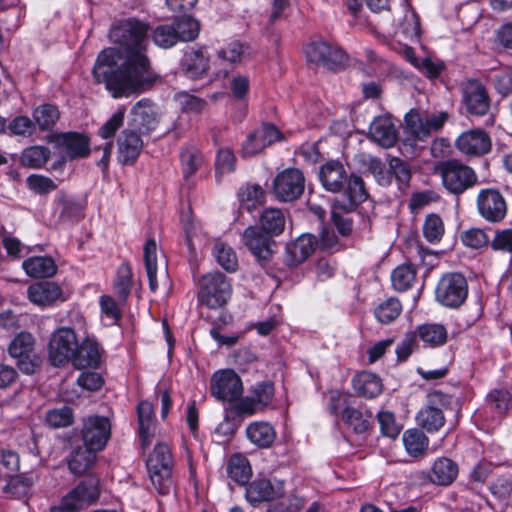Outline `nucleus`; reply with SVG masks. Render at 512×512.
I'll use <instances>...</instances> for the list:
<instances>
[{"label": "nucleus", "instance_id": "f257e3e1", "mask_svg": "<svg viewBox=\"0 0 512 512\" xmlns=\"http://www.w3.org/2000/svg\"><path fill=\"white\" fill-rule=\"evenodd\" d=\"M148 25L136 19L119 22L110 31V39L118 47L101 51L92 74L97 83H104L113 98L143 92L155 77L146 55Z\"/></svg>", "mask_w": 512, "mask_h": 512}, {"label": "nucleus", "instance_id": "f03ea898", "mask_svg": "<svg viewBox=\"0 0 512 512\" xmlns=\"http://www.w3.org/2000/svg\"><path fill=\"white\" fill-rule=\"evenodd\" d=\"M319 179L322 186L329 192H342L341 199H336V207L345 211H353L357 205L367 199L364 182L357 175H348L344 164L338 160H330L319 168Z\"/></svg>", "mask_w": 512, "mask_h": 512}, {"label": "nucleus", "instance_id": "7ed1b4c3", "mask_svg": "<svg viewBox=\"0 0 512 512\" xmlns=\"http://www.w3.org/2000/svg\"><path fill=\"white\" fill-rule=\"evenodd\" d=\"M152 485L161 495L170 492L173 486L172 471L174 461L170 447L165 442H158L146 461Z\"/></svg>", "mask_w": 512, "mask_h": 512}, {"label": "nucleus", "instance_id": "20e7f679", "mask_svg": "<svg viewBox=\"0 0 512 512\" xmlns=\"http://www.w3.org/2000/svg\"><path fill=\"white\" fill-rule=\"evenodd\" d=\"M435 174L440 176L443 187L454 195L464 193L478 181L474 169L456 159L438 163L435 167Z\"/></svg>", "mask_w": 512, "mask_h": 512}, {"label": "nucleus", "instance_id": "39448f33", "mask_svg": "<svg viewBox=\"0 0 512 512\" xmlns=\"http://www.w3.org/2000/svg\"><path fill=\"white\" fill-rule=\"evenodd\" d=\"M231 292L229 280L220 272L207 273L199 280V301L209 308L215 309L226 304Z\"/></svg>", "mask_w": 512, "mask_h": 512}, {"label": "nucleus", "instance_id": "423d86ee", "mask_svg": "<svg viewBox=\"0 0 512 512\" xmlns=\"http://www.w3.org/2000/svg\"><path fill=\"white\" fill-rule=\"evenodd\" d=\"M99 496L98 483L94 479L81 481L65 494L59 504L50 507V512H80L93 504Z\"/></svg>", "mask_w": 512, "mask_h": 512}, {"label": "nucleus", "instance_id": "0eeeda50", "mask_svg": "<svg viewBox=\"0 0 512 512\" xmlns=\"http://www.w3.org/2000/svg\"><path fill=\"white\" fill-rule=\"evenodd\" d=\"M468 285L460 273H447L439 280L436 290V300L448 308H458L466 300Z\"/></svg>", "mask_w": 512, "mask_h": 512}, {"label": "nucleus", "instance_id": "6e6552de", "mask_svg": "<svg viewBox=\"0 0 512 512\" xmlns=\"http://www.w3.org/2000/svg\"><path fill=\"white\" fill-rule=\"evenodd\" d=\"M461 107L466 114L485 116L490 110V97L486 87L476 79H468L460 86Z\"/></svg>", "mask_w": 512, "mask_h": 512}, {"label": "nucleus", "instance_id": "1a4fd4ad", "mask_svg": "<svg viewBox=\"0 0 512 512\" xmlns=\"http://www.w3.org/2000/svg\"><path fill=\"white\" fill-rule=\"evenodd\" d=\"M78 348V339L69 327H61L54 331L49 341V359L54 366H62L72 362Z\"/></svg>", "mask_w": 512, "mask_h": 512}, {"label": "nucleus", "instance_id": "9d476101", "mask_svg": "<svg viewBox=\"0 0 512 512\" xmlns=\"http://www.w3.org/2000/svg\"><path fill=\"white\" fill-rule=\"evenodd\" d=\"M34 338L28 332H20L10 343L8 352L16 360L18 368L25 374L35 373L40 358L34 351Z\"/></svg>", "mask_w": 512, "mask_h": 512}, {"label": "nucleus", "instance_id": "9b49d317", "mask_svg": "<svg viewBox=\"0 0 512 512\" xmlns=\"http://www.w3.org/2000/svg\"><path fill=\"white\" fill-rule=\"evenodd\" d=\"M450 403V397L440 391L429 395L428 404L416 416V420L429 433L437 432L445 424L443 407Z\"/></svg>", "mask_w": 512, "mask_h": 512}, {"label": "nucleus", "instance_id": "f8f14e48", "mask_svg": "<svg viewBox=\"0 0 512 512\" xmlns=\"http://www.w3.org/2000/svg\"><path fill=\"white\" fill-rule=\"evenodd\" d=\"M304 187V175L295 168L286 169L278 173L273 182L274 194L283 202L299 198L304 192Z\"/></svg>", "mask_w": 512, "mask_h": 512}, {"label": "nucleus", "instance_id": "ddd939ff", "mask_svg": "<svg viewBox=\"0 0 512 512\" xmlns=\"http://www.w3.org/2000/svg\"><path fill=\"white\" fill-rule=\"evenodd\" d=\"M211 394L218 400L232 402L243 393L240 377L231 369L216 371L210 383Z\"/></svg>", "mask_w": 512, "mask_h": 512}, {"label": "nucleus", "instance_id": "4468645a", "mask_svg": "<svg viewBox=\"0 0 512 512\" xmlns=\"http://www.w3.org/2000/svg\"><path fill=\"white\" fill-rule=\"evenodd\" d=\"M82 440L92 450L101 451L111 436V423L109 418L98 415L88 416L83 420Z\"/></svg>", "mask_w": 512, "mask_h": 512}, {"label": "nucleus", "instance_id": "2eb2a0df", "mask_svg": "<svg viewBox=\"0 0 512 512\" xmlns=\"http://www.w3.org/2000/svg\"><path fill=\"white\" fill-rule=\"evenodd\" d=\"M477 209L481 217L491 223L502 221L507 214V203L497 189H482L477 196Z\"/></svg>", "mask_w": 512, "mask_h": 512}, {"label": "nucleus", "instance_id": "dca6fc26", "mask_svg": "<svg viewBox=\"0 0 512 512\" xmlns=\"http://www.w3.org/2000/svg\"><path fill=\"white\" fill-rule=\"evenodd\" d=\"M53 142L64 160L85 158L90 153L89 139L80 133L56 134L53 136Z\"/></svg>", "mask_w": 512, "mask_h": 512}, {"label": "nucleus", "instance_id": "f3484780", "mask_svg": "<svg viewBox=\"0 0 512 512\" xmlns=\"http://www.w3.org/2000/svg\"><path fill=\"white\" fill-rule=\"evenodd\" d=\"M456 147L464 155L482 156L491 150V139L480 128L470 129L458 136Z\"/></svg>", "mask_w": 512, "mask_h": 512}, {"label": "nucleus", "instance_id": "a211bd4d", "mask_svg": "<svg viewBox=\"0 0 512 512\" xmlns=\"http://www.w3.org/2000/svg\"><path fill=\"white\" fill-rule=\"evenodd\" d=\"M245 495L247 501L252 505L273 501L284 495V485L279 480L256 479L247 486Z\"/></svg>", "mask_w": 512, "mask_h": 512}, {"label": "nucleus", "instance_id": "6ab92c4d", "mask_svg": "<svg viewBox=\"0 0 512 512\" xmlns=\"http://www.w3.org/2000/svg\"><path fill=\"white\" fill-rule=\"evenodd\" d=\"M318 246L317 238L309 233L300 235L286 245L284 261L289 267H296L308 259Z\"/></svg>", "mask_w": 512, "mask_h": 512}, {"label": "nucleus", "instance_id": "aec40b11", "mask_svg": "<svg viewBox=\"0 0 512 512\" xmlns=\"http://www.w3.org/2000/svg\"><path fill=\"white\" fill-rule=\"evenodd\" d=\"M329 52V44L325 41H315L305 46V55L309 62L330 70H338L344 67L347 63L348 57L345 52H336L334 58H324V54Z\"/></svg>", "mask_w": 512, "mask_h": 512}, {"label": "nucleus", "instance_id": "412c9836", "mask_svg": "<svg viewBox=\"0 0 512 512\" xmlns=\"http://www.w3.org/2000/svg\"><path fill=\"white\" fill-rule=\"evenodd\" d=\"M243 242L258 260H268L272 255V240L269 233L260 227L250 226L243 233Z\"/></svg>", "mask_w": 512, "mask_h": 512}, {"label": "nucleus", "instance_id": "4be33fe9", "mask_svg": "<svg viewBox=\"0 0 512 512\" xmlns=\"http://www.w3.org/2000/svg\"><path fill=\"white\" fill-rule=\"evenodd\" d=\"M160 117L158 107L149 99L139 100L131 109V122L140 130L155 129Z\"/></svg>", "mask_w": 512, "mask_h": 512}, {"label": "nucleus", "instance_id": "5701e85b", "mask_svg": "<svg viewBox=\"0 0 512 512\" xmlns=\"http://www.w3.org/2000/svg\"><path fill=\"white\" fill-rule=\"evenodd\" d=\"M370 138L384 148L392 147L397 141L395 125L388 115L374 118L369 127Z\"/></svg>", "mask_w": 512, "mask_h": 512}, {"label": "nucleus", "instance_id": "b1692460", "mask_svg": "<svg viewBox=\"0 0 512 512\" xmlns=\"http://www.w3.org/2000/svg\"><path fill=\"white\" fill-rule=\"evenodd\" d=\"M62 289L54 282H37L28 287L29 300L40 307H47L62 298Z\"/></svg>", "mask_w": 512, "mask_h": 512}, {"label": "nucleus", "instance_id": "393cba45", "mask_svg": "<svg viewBox=\"0 0 512 512\" xmlns=\"http://www.w3.org/2000/svg\"><path fill=\"white\" fill-rule=\"evenodd\" d=\"M143 148V141L139 134L126 129L118 138V158L125 165L133 164Z\"/></svg>", "mask_w": 512, "mask_h": 512}, {"label": "nucleus", "instance_id": "a878e982", "mask_svg": "<svg viewBox=\"0 0 512 512\" xmlns=\"http://www.w3.org/2000/svg\"><path fill=\"white\" fill-rule=\"evenodd\" d=\"M457 475L458 465L447 457H439L433 462L427 478L433 484L448 486L454 482Z\"/></svg>", "mask_w": 512, "mask_h": 512}, {"label": "nucleus", "instance_id": "bb28decb", "mask_svg": "<svg viewBox=\"0 0 512 512\" xmlns=\"http://www.w3.org/2000/svg\"><path fill=\"white\" fill-rule=\"evenodd\" d=\"M139 438L142 448L148 446L155 435L156 420L153 405L148 401H141L137 407Z\"/></svg>", "mask_w": 512, "mask_h": 512}, {"label": "nucleus", "instance_id": "cd10ccee", "mask_svg": "<svg viewBox=\"0 0 512 512\" xmlns=\"http://www.w3.org/2000/svg\"><path fill=\"white\" fill-rule=\"evenodd\" d=\"M99 344L95 338L86 337L81 343L78 342V348L73 356L72 364L77 369L86 367H95L100 362Z\"/></svg>", "mask_w": 512, "mask_h": 512}, {"label": "nucleus", "instance_id": "c85d7f7f", "mask_svg": "<svg viewBox=\"0 0 512 512\" xmlns=\"http://www.w3.org/2000/svg\"><path fill=\"white\" fill-rule=\"evenodd\" d=\"M192 37V33L183 32L181 36L175 32V27L172 24H161L155 27L151 32V38L155 45L160 48H170L177 44L179 41L187 42Z\"/></svg>", "mask_w": 512, "mask_h": 512}, {"label": "nucleus", "instance_id": "c756f323", "mask_svg": "<svg viewBox=\"0 0 512 512\" xmlns=\"http://www.w3.org/2000/svg\"><path fill=\"white\" fill-rule=\"evenodd\" d=\"M353 388L356 393L366 398H375L382 392L383 385L381 379L373 373L361 372L353 380Z\"/></svg>", "mask_w": 512, "mask_h": 512}, {"label": "nucleus", "instance_id": "7c9ffc66", "mask_svg": "<svg viewBox=\"0 0 512 512\" xmlns=\"http://www.w3.org/2000/svg\"><path fill=\"white\" fill-rule=\"evenodd\" d=\"M23 269L33 278L51 277L56 273V265L52 258L36 256L26 259L22 264Z\"/></svg>", "mask_w": 512, "mask_h": 512}, {"label": "nucleus", "instance_id": "2f4dec72", "mask_svg": "<svg viewBox=\"0 0 512 512\" xmlns=\"http://www.w3.org/2000/svg\"><path fill=\"white\" fill-rule=\"evenodd\" d=\"M247 438L256 446L269 447L275 440L274 428L267 422H253L246 428Z\"/></svg>", "mask_w": 512, "mask_h": 512}, {"label": "nucleus", "instance_id": "473e14b6", "mask_svg": "<svg viewBox=\"0 0 512 512\" xmlns=\"http://www.w3.org/2000/svg\"><path fill=\"white\" fill-rule=\"evenodd\" d=\"M97 452L98 450H92L89 445L76 448L68 460L70 471L77 475L85 473L94 463Z\"/></svg>", "mask_w": 512, "mask_h": 512}, {"label": "nucleus", "instance_id": "72a5a7b5", "mask_svg": "<svg viewBox=\"0 0 512 512\" xmlns=\"http://www.w3.org/2000/svg\"><path fill=\"white\" fill-rule=\"evenodd\" d=\"M417 335L425 346L436 348L446 343L448 333L441 324H424L417 328Z\"/></svg>", "mask_w": 512, "mask_h": 512}, {"label": "nucleus", "instance_id": "f704fd0d", "mask_svg": "<svg viewBox=\"0 0 512 512\" xmlns=\"http://www.w3.org/2000/svg\"><path fill=\"white\" fill-rule=\"evenodd\" d=\"M403 445L408 455L412 457L422 456L428 449L429 439L419 429H408L402 436Z\"/></svg>", "mask_w": 512, "mask_h": 512}, {"label": "nucleus", "instance_id": "c9c22d12", "mask_svg": "<svg viewBox=\"0 0 512 512\" xmlns=\"http://www.w3.org/2000/svg\"><path fill=\"white\" fill-rule=\"evenodd\" d=\"M486 403L501 417L512 410V393L505 388L492 389L486 396Z\"/></svg>", "mask_w": 512, "mask_h": 512}, {"label": "nucleus", "instance_id": "e433bc0d", "mask_svg": "<svg viewBox=\"0 0 512 512\" xmlns=\"http://www.w3.org/2000/svg\"><path fill=\"white\" fill-rule=\"evenodd\" d=\"M227 474L235 482L246 484L252 474L248 459L241 454L231 456L227 464Z\"/></svg>", "mask_w": 512, "mask_h": 512}, {"label": "nucleus", "instance_id": "4c0bfd02", "mask_svg": "<svg viewBox=\"0 0 512 512\" xmlns=\"http://www.w3.org/2000/svg\"><path fill=\"white\" fill-rule=\"evenodd\" d=\"M420 20L412 9H406L402 18L398 20L397 34L410 41H417L420 36Z\"/></svg>", "mask_w": 512, "mask_h": 512}, {"label": "nucleus", "instance_id": "58836bf2", "mask_svg": "<svg viewBox=\"0 0 512 512\" xmlns=\"http://www.w3.org/2000/svg\"><path fill=\"white\" fill-rule=\"evenodd\" d=\"M144 263L146 274L149 280V287L152 292L158 288L157 281V244L154 239L147 240L144 246Z\"/></svg>", "mask_w": 512, "mask_h": 512}, {"label": "nucleus", "instance_id": "ea45409f", "mask_svg": "<svg viewBox=\"0 0 512 512\" xmlns=\"http://www.w3.org/2000/svg\"><path fill=\"white\" fill-rule=\"evenodd\" d=\"M113 286L118 302L125 303L132 287V270L128 263H122L118 267Z\"/></svg>", "mask_w": 512, "mask_h": 512}, {"label": "nucleus", "instance_id": "a19ab883", "mask_svg": "<svg viewBox=\"0 0 512 512\" xmlns=\"http://www.w3.org/2000/svg\"><path fill=\"white\" fill-rule=\"evenodd\" d=\"M407 130L418 140H425L431 134L425 115L412 109L404 117Z\"/></svg>", "mask_w": 512, "mask_h": 512}, {"label": "nucleus", "instance_id": "79ce46f5", "mask_svg": "<svg viewBox=\"0 0 512 512\" xmlns=\"http://www.w3.org/2000/svg\"><path fill=\"white\" fill-rule=\"evenodd\" d=\"M422 232L424 238L429 243H439L445 233V226L442 218L435 213L428 214L423 222Z\"/></svg>", "mask_w": 512, "mask_h": 512}, {"label": "nucleus", "instance_id": "37998d69", "mask_svg": "<svg viewBox=\"0 0 512 512\" xmlns=\"http://www.w3.org/2000/svg\"><path fill=\"white\" fill-rule=\"evenodd\" d=\"M261 229L271 235H279L285 227V217L281 210L276 208L265 209L260 218Z\"/></svg>", "mask_w": 512, "mask_h": 512}, {"label": "nucleus", "instance_id": "c03bdc74", "mask_svg": "<svg viewBox=\"0 0 512 512\" xmlns=\"http://www.w3.org/2000/svg\"><path fill=\"white\" fill-rule=\"evenodd\" d=\"M371 413L364 414L360 410L350 407L345 408L342 414V420L351 427L356 433H364L370 425Z\"/></svg>", "mask_w": 512, "mask_h": 512}, {"label": "nucleus", "instance_id": "a18cd8bd", "mask_svg": "<svg viewBox=\"0 0 512 512\" xmlns=\"http://www.w3.org/2000/svg\"><path fill=\"white\" fill-rule=\"evenodd\" d=\"M33 480L29 477L17 475L10 477L3 487V492L10 498H22L29 494Z\"/></svg>", "mask_w": 512, "mask_h": 512}, {"label": "nucleus", "instance_id": "49530a36", "mask_svg": "<svg viewBox=\"0 0 512 512\" xmlns=\"http://www.w3.org/2000/svg\"><path fill=\"white\" fill-rule=\"evenodd\" d=\"M238 197L241 207L250 211L264 202L265 192L260 185L251 184L241 188Z\"/></svg>", "mask_w": 512, "mask_h": 512}, {"label": "nucleus", "instance_id": "de8ad7c7", "mask_svg": "<svg viewBox=\"0 0 512 512\" xmlns=\"http://www.w3.org/2000/svg\"><path fill=\"white\" fill-rule=\"evenodd\" d=\"M59 116L57 107L51 104L41 105L33 112L35 123L41 130L51 129L59 120Z\"/></svg>", "mask_w": 512, "mask_h": 512}, {"label": "nucleus", "instance_id": "09e8293b", "mask_svg": "<svg viewBox=\"0 0 512 512\" xmlns=\"http://www.w3.org/2000/svg\"><path fill=\"white\" fill-rule=\"evenodd\" d=\"M401 311L402 305L400 301L396 298H389L375 308L374 314L379 322L388 324L394 321Z\"/></svg>", "mask_w": 512, "mask_h": 512}, {"label": "nucleus", "instance_id": "8fccbe9b", "mask_svg": "<svg viewBox=\"0 0 512 512\" xmlns=\"http://www.w3.org/2000/svg\"><path fill=\"white\" fill-rule=\"evenodd\" d=\"M50 151L44 146L26 148L21 155V163L30 168H40L47 163Z\"/></svg>", "mask_w": 512, "mask_h": 512}, {"label": "nucleus", "instance_id": "3c124183", "mask_svg": "<svg viewBox=\"0 0 512 512\" xmlns=\"http://www.w3.org/2000/svg\"><path fill=\"white\" fill-rule=\"evenodd\" d=\"M174 100L184 113H201L207 105V102L204 99L186 91L176 93L174 95Z\"/></svg>", "mask_w": 512, "mask_h": 512}, {"label": "nucleus", "instance_id": "603ef678", "mask_svg": "<svg viewBox=\"0 0 512 512\" xmlns=\"http://www.w3.org/2000/svg\"><path fill=\"white\" fill-rule=\"evenodd\" d=\"M416 270L411 264L396 267L391 275L393 287L398 291L407 290L415 280Z\"/></svg>", "mask_w": 512, "mask_h": 512}, {"label": "nucleus", "instance_id": "864d4df0", "mask_svg": "<svg viewBox=\"0 0 512 512\" xmlns=\"http://www.w3.org/2000/svg\"><path fill=\"white\" fill-rule=\"evenodd\" d=\"M214 255L218 264L228 272H234L238 266V260L235 251L223 242H216L214 246Z\"/></svg>", "mask_w": 512, "mask_h": 512}, {"label": "nucleus", "instance_id": "5fc2aeb1", "mask_svg": "<svg viewBox=\"0 0 512 512\" xmlns=\"http://www.w3.org/2000/svg\"><path fill=\"white\" fill-rule=\"evenodd\" d=\"M203 163L202 154L194 149H186L181 153V164L183 174L186 178L193 175Z\"/></svg>", "mask_w": 512, "mask_h": 512}, {"label": "nucleus", "instance_id": "6e6d98bb", "mask_svg": "<svg viewBox=\"0 0 512 512\" xmlns=\"http://www.w3.org/2000/svg\"><path fill=\"white\" fill-rule=\"evenodd\" d=\"M381 433L389 438H396L401 430L392 412L381 411L377 415Z\"/></svg>", "mask_w": 512, "mask_h": 512}, {"label": "nucleus", "instance_id": "4d7b16f0", "mask_svg": "<svg viewBox=\"0 0 512 512\" xmlns=\"http://www.w3.org/2000/svg\"><path fill=\"white\" fill-rule=\"evenodd\" d=\"M46 421L54 428L69 426L73 421L72 410L66 406L53 409L47 413Z\"/></svg>", "mask_w": 512, "mask_h": 512}, {"label": "nucleus", "instance_id": "13d9d810", "mask_svg": "<svg viewBox=\"0 0 512 512\" xmlns=\"http://www.w3.org/2000/svg\"><path fill=\"white\" fill-rule=\"evenodd\" d=\"M26 184L31 191L37 194L49 193L57 187L51 178L38 174L30 175L26 179Z\"/></svg>", "mask_w": 512, "mask_h": 512}, {"label": "nucleus", "instance_id": "bf43d9fd", "mask_svg": "<svg viewBox=\"0 0 512 512\" xmlns=\"http://www.w3.org/2000/svg\"><path fill=\"white\" fill-rule=\"evenodd\" d=\"M461 240L465 246L474 249L481 248L489 243L488 235L479 228H471L462 232Z\"/></svg>", "mask_w": 512, "mask_h": 512}, {"label": "nucleus", "instance_id": "052dcab7", "mask_svg": "<svg viewBox=\"0 0 512 512\" xmlns=\"http://www.w3.org/2000/svg\"><path fill=\"white\" fill-rule=\"evenodd\" d=\"M303 507L304 500L292 495L270 505L267 512H300Z\"/></svg>", "mask_w": 512, "mask_h": 512}, {"label": "nucleus", "instance_id": "680f3d73", "mask_svg": "<svg viewBox=\"0 0 512 512\" xmlns=\"http://www.w3.org/2000/svg\"><path fill=\"white\" fill-rule=\"evenodd\" d=\"M274 396V386L271 382L257 383L252 389V398L261 409L268 406Z\"/></svg>", "mask_w": 512, "mask_h": 512}, {"label": "nucleus", "instance_id": "e2e57ef3", "mask_svg": "<svg viewBox=\"0 0 512 512\" xmlns=\"http://www.w3.org/2000/svg\"><path fill=\"white\" fill-rule=\"evenodd\" d=\"M236 158L229 148H221L216 158V170L218 174H227L235 170Z\"/></svg>", "mask_w": 512, "mask_h": 512}, {"label": "nucleus", "instance_id": "0e129e2a", "mask_svg": "<svg viewBox=\"0 0 512 512\" xmlns=\"http://www.w3.org/2000/svg\"><path fill=\"white\" fill-rule=\"evenodd\" d=\"M125 117V109L119 108L112 117L100 128L99 135L108 139L114 136L116 131L122 126Z\"/></svg>", "mask_w": 512, "mask_h": 512}, {"label": "nucleus", "instance_id": "69168bd1", "mask_svg": "<svg viewBox=\"0 0 512 512\" xmlns=\"http://www.w3.org/2000/svg\"><path fill=\"white\" fill-rule=\"evenodd\" d=\"M232 409L239 415L251 416L262 410L256 403L252 396L238 397L236 400L230 402Z\"/></svg>", "mask_w": 512, "mask_h": 512}, {"label": "nucleus", "instance_id": "338daca9", "mask_svg": "<svg viewBox=\"0 0 512 512\" xmlns=\"http://www.w3.org/2000/svg\"><path fill=\"white\" fill-rule=\"evenodd\" d=\"M389 168L400 185H407L409 183L411 170L408 163L400 158L394 157L389 161Z\"/></svg>", "mask_w": 512, "mask_h": 512}, {"label": "nucleus", "instance_id": "774afa93", "mask_svg": "<svg viewBox=\"0 0 512 512\" xmlns=\"http://www.w3.org/2000/svg\"><path fill=\"white\" fill-rule=\"evenodd\" d=\"M491 246L494 250L512 253V229L497 231L491 241Z\"/></svg>", "mask_w": 512, "mask_h": 512}]
</instances>
